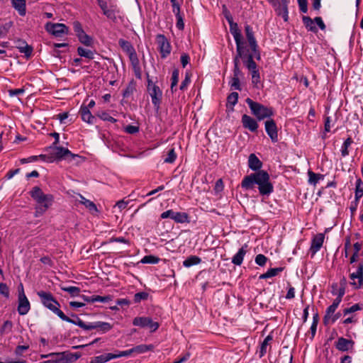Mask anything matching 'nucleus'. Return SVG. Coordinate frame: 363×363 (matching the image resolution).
<instances>
[{"mask_svg": "<svg viewBox=\"0 0 363 363\" xmlns=\"http://www.w3.org/2000/svg\"><path fill=\"white\" fill-rule=\"evenodd\" d=\"M45 28L47 32L55 37H62L68 33V28L63 23L48 22L45 24Z\"/></svg>", "mask_w": 363, "mask_h": 363, "instance_id": "nucleus-9", "label": "nucleus"}, {"mask_svg": "<svg viewBox=\"0 0 363 363\" xmlns=\"http://www.w3.org/2000/svg\"><path fill=\"white\" fill-rule=\"evenodd\" d=\"M229 26L230 33L233 36L236 44V50L238 56L242 57L244 55L243 42L242 40V34L238 28V23L233 22L229 24Z\"/></svg>", "mask_w": 363, "mask_h": 363, "instance_id": "nucleus-5", "label": "nucleus"}, {"mask_svg": "<svg viewBox=\"0 0 363 363\" xmlns=\"http://www.w3.org/2000/svg\"><path fill=\"white\" fill-rule=\"evenodd\" d=\"M118 44L122 50L128 55L131 60H136V52L131 43L125 40L120 39Z\"/></svg>", "mask_w": 363, "mask_h": 363, "instance_id": "nucleus-18", "label": "nucleus"}, {"mask_svg": "<svg viewBox=\"0 0 363 363\" xmlns=\"http://www.w3.org/2000/svg\"><path fill=\"white\" fill-rule=\"evenodd\" d=\"M363 196V182L361 179H358L355 184L354 199L355 201L358 202Z\"/></svg>", "mask_w": 363, "mask_h": 363, "instance_id": "nucleus-25", "label": "nucleus"}, {"mask_svg": "<svg viewBox=\"0 0 363 363\" xmlns=\"http://www.w3.org/2000/svg\"><path fill=\"white\" fill-rule=\"evenodd\" d=\"M104 14L107 16L108 18L113 19L116 18V14L114 9H108L106 11H104Z\"/></svg>", "mask_w": 363, "mask_h": 363, "instance_id": "nucleus-63", "label": "nucleus"}, {"mask_svg": "<svg viewBox=\"0 0 363 363\" xmlns=\"http://www.w3.org/2000/svg\"><path fill=\"white\" fill-rule=\"evenodd\" d=\"M161 218H171L177 223H189V215L185 212H177L173 210H167L160 215Z\"/></svg>", "mask_w": 363, "mask_h": 363, "instance_id": "nucleus-6", "label": "nucleus"}, {"mask_svg": "<svg viewBox=\"0 0 363 363\" xmlns=\"http://www.w3.org/2000/svg\"><path fill=\"white\" fill-rule=\"evenodd\" d=\"M125 132L129 134H135L139 132V127L136 125H128L124 128Z\"/></svg>", "mask_w": 363, "mask_h": 363, "instance_id": "nucleus-53", "label": "nucleus"}, {"mask_svg": "<svg viewBox=\"0 0 363 363\" xmlns=\"http://www.w3.org/2000/svg\"><path fill=\"white\" fill-rule=\"evenodd\" d=\"M148 91L151 96L152 104L155 106L159 107L162 95L160 87L155 84H149Z\"/></svg>", "mask_w": 363, "mask_h": 363, "instance_id": "nucleus-14", "label": "nucleus"}, {"mask_svg": "<svg viewBox=\"0 0 363 363\" xmlns=\"http://www.w3.org/2000/svg\"><path fill=\"white\" fill-rule=\"evenodd\" d=\"M352 143V140L350 138H348L346 139L341 147V155L342 157H346L349 154L348 147L351 145Z\"/></svg>", "mask_w": 363, "mask_h": 363, "instance_id": "nucleus-40", "label": "nucleus"}, {"mask_svg": "<svg viewBox=\"0 0 363 363\" xmlns=\"http://www.w3.org/2000/svg\"><path fill=\"white\" fill-rule=\"evenodd\" d=\"M96 330H98L101 333H107L113 328V325L107 322L96 321Z\"/></svg>", "mask_w": 363, "mask_h": 363, "instance_id": "nucleus-31", "label": "nucleus"}, {"mask_svg": "<svg viewBox=\"0 0 363 363\" xmlns=\"http://www.w3.org/2000/svg\"><path fill=\"white\" fill-rule=\"evenodd\" d=\"M60 318L64 321L78 325L79 327H80L82 328H83V327H85V323L78 317H77L76 319L73 320L65 315V317L62 316V317H60Z\"/></svg>", "mask_w": 363, "mask_h": 363, "instance_id": "nucleus-34", "label": "nucleus"}, {"mask_svg": "<svg viewBox=\"0 0 363 363\" xmlns=\"http://www.w3.org/2000/svg\"><path fill=\"white\" fill-rule=\"evenodd\" d=\"M245 65L248 70L251 72L257 69V67L255 61L253 60V55H249L247 60L245 61Z\"/></svg>", "mask_w": 363, "mask_h": 363, "instance_id": "nucleus-37", "label": "nucleus"}, {"mask_svg": "<svg viewBox=\"0 0 363 363\" xmlns=\"http://www.w3.org/2000/svg\"><path fill=\"white\" fill-rule=\"evenodd\" d=\"M268 259L266 256L262 254H259L255 257V263L261 267H263L266 264Z\"/></svg>", "mask_w": 363, "mask_h": 363, "instance_id": "nucleus-47", "label": "nucleus"}, {"mask_svg": "<svg viewBox=\"0 0 363 363\" xmlns=\"http://www.w3.org/2000/svg\"><path fill=\"white\" fill-rule=\"evenodd\" d=\"M239 58H241V57H239L238 54L237 53V55L234 59V77H237L240 72L239 67H238Z\"/></svg>", "mask_w": 363, "mask_h": 363, "instance_id": "nucleus-56", "label": "nucleus"}, {"mask_svg": "<svg viewBox=\"0 0 363 363\" xmlns=\"http://www.w3.org/2000/svg\"><path fill=\"white\" fill-rule=\"evenodd\" d=\"M153 348L152 345H140L133 347V353L142 354L145 353Z\"/></svg>", "mask_w": 363, "mask_h": 363, "instance_id": "nucleus-39", "label": "nucleus"}, {"mask_svg": "<svg viewBox=\"0 0 363 363\" xmlns=\"http://www.w3.org/2000/svg\"><path fill=\"white\" fill-rule=\"evenodd\" d=\"M201 262V258H199L197 256L191 255L189 257H187L184 262H183V266L189 268L191 266L196 265L199 264Z\"/></svg>", "mask_w": 363, "mask_h": 363, "instance_id": "nucleus-28", "label": "nucleus"}, {"mask_svg": "<svg viewBox=\"0 0 363 363\" xmlns=\"http://www.w3.org/2000/svg\"><path fill=\"white\" fill-rule=\"evenodd\" d=\"M61 289L68 292L72 296H77L80 292V289L77 286H61Z\"/></svg>", "mask_w": 363, "mask_h": 363, "instance_id": "nucleus-41", "label": "nucleus"}, {"mask_svg": "<svg viewBox=\"0 0 363 363\" xmlns=\"http://www.w3.org/2000/svg\"><path fill=\"white\" fill-rule=\"evenodd\" d=\"M0 294L7 298L9 297V287L4 283H0Z\"/></svg>", "mask_w": 363, "mask_h": 363, "instance_id": "nucleus-50", "label": "nucleus"}, {"mask_svg": "<svg viewBox=\"0 0 363 363\" xmlns=\"http://www.w3.org/2000/svg\"><path fill=\"white\" fill-rule=\"evenodd\" d=\"M55 155L59 158H65L68 155H72L71 152L62 147H55Z\"/></svg>", "mask_w": 363, "mask_h": 363, "instance_id": "nucleus-30", "label": "nucleus"}, {"mask_svg": "<svg viewBox=\"0 0 363 363\" xmlns=\"http://www.w3.org/2000/svg\"><path fill=\"white\" fill-rule=\"evenodd\" d=\"M77 38H78L79 40L80 41V43H82L84 45L92 46L93 39L91 37L88 35L85 32L82 33Z\"/></svg>", "mask_w": 363, "mask_h": 363, "instance_id": "nucleus-35", "label": "nucleus"}, {"mask_svg": "<svg viewBox=\"0 0 363 363\" xmlns=\"http://www.w3.org/2000/svg\"><path fill=\"white\" fill-rule=\"evenodd\" d=\"M341 301L342 297L339 296L333 301V303L326 308L323 317V323L325 325H328V321L332 318V316L335 313V311Z\"/></svg>", "mask_w": 363, "mask_h": 363, "instance_id": "nucleus-13", "label": "nucleus"}, {"mask_svg": "<svg viewBox=\"0 0 363 363\" xmlns=\"http://www.w3.org/2000/svg\"><path fill=\"white\" fill-rule=\"evenodd\" d=\"M148 296L149 294L145 291L136 293L134 296V301L135 303H140L141 301L147 300Z\"/></svg>", "mask_w": 363, "mask_h": 363, "instance_id": "nucleus-45", "label": "nucleus"}, {"mask_svg": "<svg viewBox=\"0 0 363 363\" xmlns=\"http://www.w3.org/2000/svg\"><path fill=\"white\" fill-rule=\"evenodd\" d=\"M324 238L325 235L323 233H318L313 238L310 247V251L313 255L320 250L324 242Z\"/></svg>", "mask_w": 363, "mask_h": 363, "instance_id": "nucleus-16", "label": "nucleus"}, {"mask_svg": "<svg viewBox=\"0 0 363 363\" xmlns=\"http://www.w3.org/2000/svg\"><path fill=\"white\" fill-rule=\"evenodd\" d=\"M98 116L104 121H108L111 123H116V119L110 116V114L106 111H102L98 114Z\"/></svg>", "mask_w": 363, "mask_h": 363, "instance_id": "nucleus-43", "label": "nucleus"}, {"mask_svg": "<svg viewBox=\"0 0 363 363\" xmlns=\"http://www.w3.org/2000/svg\"><path fill=\"white\" fill-rule=\"evenodd\" d=\"M37 295L40 298L42 304L50 311L56 314L59 318L65 317V313L59 308L60 303L50 292L39 291Z\"/></svg>", "mask_w": 363, "mask_h": 363, "instance_id": "nucleus-3", "label": "nucleus"}, {"mask_svg": "<svg viewBox=\"0 0 363 363\" xmlns=\"http://www.w3.org/2000/svg\"><path fill=\"white\" fill-rule=\"evenodd\" d=\"M40 357L48 359L39 363H69L71 361L66 352H52L48 354H41Z\"/></svg>", "mask_w": 363, "mask_h": 363, "instance_id": "nucleus-7", "label": "nucleus"}, {"mask_svg": "<svg viewBox=\"0 0 363 363\" xmlns=\"http://www.w3.org/2000/svg\"><path fill=\"white\" fill-rule=\"evenodd\" d=\"M189 56L187 54H182L181 56V63L183 67H185L189 62Z\"/></svg>", "mask_w": 363, "mask_h": 363, "instance_id": "nucleus-62", "label": "nucleus"}, {"mask_svg": "<svg viewBox=\"0 0 363 363\" xmlns=\"http://www.w3.org/2000/svg\"><path fill=\"white\" fill-rule=\"evenodd\" d=\"M106 361L104 354L94 357V358L91 359V360L90 362V363H106Z\"/></svg>", "mask_w": 363, "mask_h": 363, "instance_id": "nucleus-57", "label": "nucleus"}, {"mask_svg": "<svg viewBox=\"0 0 363 363\" xmlns=\"http://www.w3.org/2000/svg\"><path fill=\"white\" fill-rule=\"evenodd\" d=\"M246 103L249 106L252 113L259 121L270 118L274 114V111L272 108L265 106L259 103L255 102L250 98L246 99Z\"/></svg>", "mask_w": 363, "mask_h": 363, "instance_id": "nucleus-4", "label": "nucleus"}, {"mask_svg": "<svg viewBox=\"0 0 363 363\" xmlns=\"http://www.w3.org/2000/svg\"><path fill=\"white\" fill-rule=\"evenodd\" d=\"M18 312L20 315H26L30 309V304L26 296L18 297Z\"/></svg>", "mask_w": 363, "mask_h": 363, "instance_id": "nucleus-20", "label": "nucleus"}, {"mask_svg": "<svg viewBox=\"0 0 363 363\" xmlns=\"http://www.w3.org/2000/svg\"><path fill=\"white\" fill-rule=\"evenodd\" d=\"M172 6V11L175 14V16H179V13H180V4L177 0H170Z\"/></svg>", "mask_w": 363, "mask_h": 363, "instance_id": "nucleus-51", "label": "nucleus"}, {"mask_svg": "<svg viewBox=\"0 0 363 363\" xmlns=\"http://www.w3.org/2000/svg\"><path fill=\"white\" fill-rule=\"evenodd\" d=\"M80 200L79 203L83 204L86 208H88L91 212H97V208L95 203L86 198H84L82 195L79 194Z\"/></svg>", "mask_w": 363, "mask_h": 363, "instance_id": "nucleus-26", "label": "nucleus"}, {"mask_svg": "<svg viewBox=\"0 0 363 363\" xmlns=\"http://www.w3.org/2000/svg\"><path fill=\"white\" fill-rule=\"evenodd\" d=\"M179 71L177 69H174L172 72V82H171V90L172 92H174V88L177 85L178 81H179Z\"/></svg>", "mask_w": 363, "mask_h": 363, "instance_id": "nucleus-44", "label": "nucleus"}, {"mask_svg": "<svg viewBox=\"0 0 363 363\" xmlns=\"http://www.w3.org/2000/svg\"><path fill=\"white\" fill-rule=\"evenodd\" d=\"M265 130L272 142L278 141L277 128L273 120H268L265 122Z\"/></svg>", "mask_w": 363, "mask_h": 363, "instance_id": "nucleus-17", "label": "nucleus"}, {"mask_svg": "<svg viewBox=\"0 0 363 363\" xmlns=\"http://www.w3.org/2000/svg\"><path fill=\"white\" fill-rule=\"evenodd\" d=\"M156 43L162 58H166L171 52V45L164 35L159 34L156 37Z\"/></svg>", "mask_w": 363, "mask_h": 363, "instance_id": "nucleus-10", "label": "nucleus"}, {"mask_svg": "<svg viewBox=\"0 0 363 363\" xmlns=\"http://www.w3.org/2000/svg\"><path fill=\"white\" fill-rule=\"evenodd\" d=\"M133 324L140 328H147L152 333L159 328V323L154 322L150 317H136L133 319Z\"/></svg>", "mask_w": 363, "mask_h": 363, "instance_id": "nucleus-8", "label": "nucleus"}, {"mask_svg": "<svg viewBox=\"0 0 363 363\" xmlns=\"http://www.w3.org/2000/svg\"><path fill=\"white\" fill-rule=\"evenodd\" d=\"M177 158V155L175 153L174 149L172 148L169 150L167 157L164 160V162L166 163H173Z\"/></svg>", "mask_w": 363, "mask_h": 363, "instance_id": "nucleus-46", "label": "nucleus"}, {"mask_svg": "<svg viewBox=\"0 0 363 363\" xmlns=\"http://www.w3.org/2000/svg\"><path fill=\"white\" fill-rule=\"evenodd\" d=\"M248 245L245 244L242 246V247L238 250V252L233 257L232 263L240 266L242 264L243 262L244 257L245 256L247 251Z\"/></svg>", "mask_w": 363, "mask_h": 363, "instance_id": "nucleus-21", "label": "nucleus"}, {"mask_svg": "<svg viewBox=\"0 0 363 363\" xmlns=\"http://www.w3.org/2000/svg\"><path fill=\"white\" fill-rule=\"evenodd\" d=\"M13 7L18 11L21 16L26 13V0H11Z\"/></svg>", "mask_w": 363, "mask_h": 363, "instance_id": "nucleus-23", "label": "nucleus"}, {"mask_svg": "<svg viewBox=\"0 0 363 363\" xmlns=\"http://www.w3.org/2000/svg\"><path fill=\"white\" fill-rule=\"evenodd\" d=\"M308 184L313 186H315L320 180L324 179V175L320 174H316L313 172L308 170Z\"/></svg>", "mask_w": 363, "mask_h": 363, "instance_id": "nucleus-24", "label": "nucleus"}, {"mask_svg": "<svg viewBox=\"0 0 363 363\" xmlns=\"http://www.w3.org/2000/svg\"><path fill=\"white\" fill-rule=\"evenodd\" d=\"M160 262V258L154 255H146L143 257L140 262L143 264H155Z\"/></svg>", "mask_w": 363, "mask_h": 363, "instance_id": "nucleus-36", "label": "nucleus"}, {"mask_svg": "<svg viewBox=\"0 0 363 363\" xmlns=\"http://www.w3.org/2000/svg\"><path fill=\"white\" fill-rule=\"evenodd\" d=\"M133 353V348L125 351H119L117 352V357H128Z\"/></svg>", "mask_w": 363, "mask_h": 363, "instance_id": "nucleus-60", "label": "nucleus"}, {"mask_svg": "<svg viewBox=\"0 0 363 363\" xmlns=\"http://www.w3.org/2000/svg\"><path fill=\"white\" fill-rule=\"evenodd\" d=\"M31 197L37 202L35 216L42 215L52 205L53 196L51 194H45L40 188L35 186L30 191Z\"/></svg>", "mask_w": 363, "mask_h": 363, "instance_id": "nucleus-2", "label": "nucleus"}, {"mask_svg": "<svg viewBox=\"0 0 363 363\" xmlns=\"http://www.w3.org/2000/svg\"><path fill=\"white\" fill-rule=\"evenodd\" d=\"M128 203H129V201L122 199V200L118 201L116 203L115 207H117L119 209V211H121L128 206Z\"/></svg>", "mask_w": 363, "mask_h": 363, "instance_id": "nucleus-54", "label": "nucleus"}, {"mask_svg": "<svg viewBox=\"0 0 363 363\" xmlns=\"http://www.w3.org/2000/svg\"><path fill=\"white\" fill-rule=\"evenodd\" d=\"M73 28H74V32H75V33H76L77 37L79 35H81L82 33L84 32V30L82 28V26L81 23L79 21L74 22Z\"/></svg>", "mask_w": 363, "mask_h": 363, "instance_id": "nucleus-52", "label": "nucleus"}, {"mask_svg": "<svg viewBox=\"0 0 363 363\" xmlns=\"http://www.w3.org/2000/svg\"><path fill=\"white\" fill-rule=\"evenodd\" d=\"M272 340V337L270 335H268L264 338V341L262 342V343L261 344V346H260V350H259V357H263L267 353V347L269 344V342H271Z\"/></svg>", "mask_w": 363, "mask_h": 363, "instance_id": "nucleus-33", "label": "nucleus"}, {"mask_svg": "<svg viewBox=\"0 0 363 363\" xmlns=\"http://www.w3.org/2000/svg\"><path fill=\"white\" fill-rule=\"evenodd\" d=\"M230 86L233 89L240 90V80L238 77H234L230 82Z\"/></svg>", "mask_w": 363, "mask_h": 363, "instance_id": "nucleus-55", "label": "nucleus"}, {"mask_svg": "<svg viewBox=\"0 0 363 363\" xmlns=\"http://www.w3.org/2000/svg\"><path fill=\"white\" fill-rule=\"evenodd\" d=\"M245 31L246 38L248 40V43L251 48L252 51L253 52L255 57L257 60H259L260 55L257 50V43L256 39L254 37V33H253L252 27L249 25H246L245 26Z\"/></svg>", "mask_w": 363, "mask_h": 363, "instance_id": "nucleus-12", "label": "nucleus"}, {"mask_svg": "<svg viewBox=\"0 0 363 363\" xmlns=\"http://www.w3.org/2000/svg\"><path fill=\"white\" fill-rule=\"evenodd\" d=\"M279 15H281L282 18H284V21H288V10L286 8V6H284L282 9L279 12Z\"/></svg>", "mask_w": 363, "mask_h": 363, "instance_id": "nucleus-61", "label": "nucleus"}, {"mask_svg": "<svg viewBox=\"0 0 363 363\" xmlns=\"http://www.w3.org/2000/svg\"><path fill=\"white\" fill-rule=\"evenodd\" d=\"M80 114L83 121L89 124H93L95 123L96 118L91 114L88 107H82L80 109Z\"/></svg>", "mask_w": 363, "mask_h": 363, "instance_id": "nucleus-22", "label": "nucleus"}, {"mask_svg": "<svg viewBox=\"0 0 363 363\" xmlns=\"http://www.w3.org/2000/svg\"><path fill=\"white\" fill-rule=\"evenodd\" d=\"M252 74V82L255 86H257V84L260 82V75L259 70L257 69L255 71L251 72Z\"/></svg>", "mask_w": 363, "mask_h": 363, "instance_id": "nucleus-49", "label": "nucleus"}, {"mask_svg": "<svg viewBox=\"0 0 363 363\" xmlns=\"http://www.w3.org/2000/svg\"><path fill=\"white\" fill-rule=\"evenodd\" d=\"M238 100V94L237 92H233L228 96V104L231 106H234Z\"/></svg>", "mask_w": 363, "mask_h": 363, "instance_id": "nucleus-48", "label": "nucleus"}, {"mask_svg": "<svg viewBox=\"0 0 363 363\" xmlns=\"http://www.w3.org/2000/svg\"><path fill=\"white\" fill-rule=\"evenodd\" d=\"M24 91H25V90L23 89H11V90H9V95L11 97H13L15 96L23 94Z\"/></svg>", "mask_w": 363, "mask_h": 363, "instance_id": "nucleus-59", "label": "nucleus"}, {"mask_svg": "<svg viewBox=\"0 0 363 363\" xmlns=\"http://www.w3.org/2000/svg\"><path fill=\"white\" fill-rule=\"evenodd\" d=\"M363 310V304L356 303L349 308H346L343 310V314L345 315L353 313L357 311Z\"/></svg>", "mask_w": 363, "mask_h": 363, "instance_id": "nucleus-38", "label": "nucleus"}, {"mask_svg": "<svg viewBox=\"0 0 363 363\" xmlns=\"http://www.w3.org/2000/svg\"><path fill=\"white\" fill-rule=\"evenodd\" d=\"M242 123L243 127L248 129L251 132H255L258 128L257 122L255 121V119L248 115L244 114L242 116Z\"/></svg>", "mask_w": 363, "mask_h": 363, "instance_id": "nucleus-19", "label": "nucleus"}, {"mask_svg": "<svg viewBox=\"0 0 363 363\" xmlns=\"http://www.w3.org/2000/svg\"><path fill=\"white\" fill-rule=\"evenodd\" d=\"M112 300L111 296H93V298L91 301V303L94 302H101V303H108Z\"/></svg>", "mask_w": 363, "mask_h": 363, "instance_id": "nucleus-42", "label": "nucleus"}, {"mask_svg": "<svg viewBox=\"0 0 363 363\" xmlns=\"http://www.w3.org/2000/svg\"><path fill=\"white\" fill-rule=\"evenodd\" d=\"M350 278L351 284L355 288L359 289L363 284V263H358L355 272L350 274Z\"/></svg>", "mask_w": 363, "mask_h": 363, "instance_id": "nucleus-11", "label": "nucleus"}, {"mask_svg": "<svg viewBox=\"0 0 363 363\" xmlns=\"http://www.w3.org/2000/svg\"><path fill=\"white\" fill-rule=\"evenodd\" d=\"M301 12L306 13L308 11L307 0H297Z\"/></svg>", "mask_w": 363, "mask_h": 363, "instance_id": "nucleus-58", "label": "nucleus"}, {"mask_svg": "<svg viewBox=\"0 0 363 363\" xmlns=\"http://www.w3.org/2000/svg\"><path fill=\"white\" fill-rule=\"evenodd\" d=\"M354 345L353 340L341 337L335 342V346L340 352H348L353 349Z\"/></svg>", "mask_w": 363, "mask_h": 363, "instance_id": "nucleus-15", "label": "nucleus"}, {"mask_svg": "<svg viewBox=\"0 0 363 363\" xmlns=\"http://www.w3.org/2000/svg\"><path fill=\"white\" fill-rule=\"evenodd\" d=\"M295 296V289L293 286H290L288 289L287 294L286 295V299H292Z\"/></svg>", "mask_w": 363, "mask_h": 363, "instance_id": "nucleus-64", "label": "nucleus"}, {"mask_svg": "<svg viewBox=\"0 0 363 363\" xmlns=\"http://www.w3.org/2000/svg\"><path fill=\"white\" fill-rule=\"evenodd\" d=\"M77 53L79 56L89 59V60H92L94 58V51L86 49V48H84L82 47H79L77 48Z\"/></svg>", "mask_w": 363, "mask_h": 363, "instance_id": "nucleus-29", "label": "nucleus"}, {"mask_svg": "<svg viewBox=\"0 0 363 363\" xmlns=\"http://www.w3.org/2000/svg\"><path fill=\"white\" fill-rule=\"evenodd\" d=\"M248 167L250 169L258 172L245 176L241 182L242 188L249 190L253 189L257 184L261 195H269L272 193L274 187L270 182L269 175L266 171L260 170L262 163L255 154L250 155Z\"/></svg>", "mask_w": 363, "mask_h": 363, "instance_id": "nucleus-1", "label": "nucleus"}, {"mask_svg": "<svg viewBox=\"0 0 363 363\" xmlns=\"http://www.w3.org/2000/svg\"><path fill=\"white\" fill-rule=\"evenodd\" d=\"M282 267L271 268L259 276L260 279H266L277 276L279 272H282Z\"/></svg>", "mask_w": 363, "mask_h": 363, "instance_id": "nucleus-27", "label": "nucleus"}, {"mask_svg": "<svg viewBox=\"0 0 363 363\" xmlns=\"http://www.w3.org/2000/svg\"><path fill=\"white\" fill-rule=\"evenodd\" d=\"M303 22L308 30L316 32L317 26L315 25V19L313 21L308 16H303Z\"/></svg>", "mask_w": 363, "mask_h": 363, "instance_id": "nucleus-32", "label": "nucleus"}]
</instances>
